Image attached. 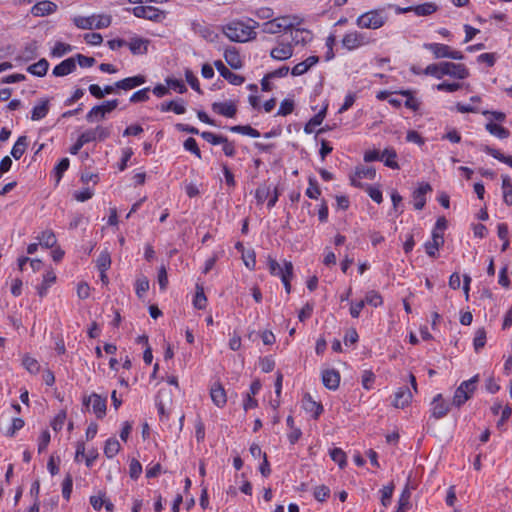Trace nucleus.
<instances>
[{"label":"nucleus","mask_w":512,"mask_h":512,"mask_svg":"<svg viewBox=\"0 0 512 512\" xmlns=\"http://www.w3.org/2000/svg\"><path fill=\"white\" fill-rule=\"evenodd\" d=\"M259 27L258 22L255 20L244 17L243 19H235L230 22H228L223 27V32L230 31V32H248L253 31Z\"/></svg>","instance_id":"10"},{"label":"nucleus","mask_w":512,"mask_h":512,"mask_svg":"<svg viewBox=\"0 0 512 512\" xmlns=\"http://www.w3.org/2000/svg\"><path fill=\"white\" fill-rule=\"evenodd\" d=\"M369 42V39L364 34H339L330 35L326 40L328 51L326 53V60H331L334 57L333 47L336 51L347 50L351 51L357 49Z\"/></svg>","instance_id":"1"},{"label":"nucleus","mask_w":512,"mask_h":512,"mask_svg":"<svg viewBox=\"0 0 512 512\" xmlns=\"http://www.w3.org/2000/svg\"><path fill=\"white\" fill-rule=\"evenodd\" d=\"M126 44L133 54H144L147 52L149 41L144 38L136 37Z\"/></svg>","instance_id":"30"},{"label":"nucleus","mask_w":512,"mask_h":512,"mask_svg":"<svg viewBox=\"0 0 512 512\" xmlns=\"http://www.w3.org/2000/svg\"><path fill=\"white\" fill-rule=\"evenodd\" d=\"M432 190L428 183H422L413 192V206L417 210L423 209L426 203V194Z\"/></svg>","instance_id":"16"},{"label":"nucleus","mask_w":512,"mask_h":512,"mask_svg":"<svg viewBox=\"0 0 512 512\" xmlns=\"http://www.w3.org/2000/svg\"><path fill=\"white\" fill-rule=\"evenodd\" d=\"M443 244V236L436 230L432 233V240L425 243V251L431 256L435 257L437 250Z\"/></svg>","instance_id":"27"},{"label":"nucleus","mask_w":512,"mask_h":512,"mask_svg":"<svg viewBox=\"0 0 512 512\" xmlns=\"http://www.w3.org/2000/svg\"><path fill=\"white\" fill-rule=\"evenodd\" d=\"M478 381V375L472 377L467 381H463L460 386L456 389L453 396V405L460 407L468 399H470L476 389V383Z\"/></svg>","instance_id":"7"},{"label":"nucleus","mask_w":512,"mask_h":512,"mask_svg":"<svg viewBox=\"0 0 512 512\" xmlns=\"http://www.w3.org/2000/svg\"><path fill=\"white\" fill-rule=\"evenodd\" d=\"M483 151H485L486 153H488L489 155H491L495 159H497V160H499V161L509 165L510 167H512V156H505L504 154H502L498 150L493 149V148H491L489 146H485L483 148Z\"/></svg>","instance_id":"47"},{"label":"nucleus","mask_w":512,"mask_h":512,"mask_svg":"<svg viewBox=\"0 0 512 512\" xmlns=\"http://www.w3.org/2000/svg\"><path fill=\"white\" fill-rule=\"evenodd\" d=\"M322 381L325 387L331 390H335L339 386L340 375L336 370L328 369L322 373Z\"/></svg>","instance_id":"24"},{"label":"nucleus","mask_w":512,"mask_h":512,"mask_svg":"<svg viewBox=\"0 0 512 512\" xmlns=\"http://www.w3.org/2000/svg\"><path fill=\"white\" fill-rule=\"evenodd\" d=\"M82 402L86 408H89L90 405L92 406V412L98 419L105 417L107 410V398L105 396L92 393L89 396H84Z\"/></svg>","instance_id":"8"},{"label":"nucleus","mask_w":512,"mask_h":512,"mask_svg":"<svg viewBox=\"0 0 512 512\" xmlns=\"http://www.w3.org/2000/svg\"><path fill=\"white\" fill-rule=\"evenodd\" d=\"M424 73L437 79H441L443 76L448 75L459 80L466 79L470 74L468 68L464 64H456L453 62L430 64L425 68Z\"/></svg>","instance_id":"2"},{"label":"nucleus","mask_w":512,"mask_h":512,"mask_svg":"<svg viewBox=\"0 0 512 512\" xmlns=\"http://www.w3.org/2000/svg\"><path fill=\"white\" fill-rule=\"evenodd\" d=\"M146 82V78L143 75H136L133 77H128L122 80H119L115 83V87L117 89L122 90H131L136 88Z\"/></svg>","instance_id":"21"},{"label":"nucleus","mask_w":512,"mask_h":512,"mask_svg":"<svg viewBox=\"0 0 512 512\" xmlns=\"http://www.w3.org/2000/svg\"><path fill=\"white\" fill-rule=\"evenodd\" d=\"M185 78H186V81L188 82V84L191 86L192 89H194L198 93H201L199 81H198L197 77L194 75V73L191 70L187 69L185 71Z\"/></svg>","instance_id":"62"},{"label":"nucleus","mask_w":512,"mask_h":512,"mask_svg":"<svg viewBox=\"0 0 512 512\" xmlns=\"http://www.w3.org/2000/svg\"><path fill=\"white\" fill-rule=\"evenodd\" d=\"M49 68V62L42 58L38 62L31 64L27 67V71L37 77H43L46 75Z\"/></svg>","instance_id":"28"},{"label":"nucleus","mask_w":512,"mask_h":512,"mask_svg":"<svg viewBox=\"0 0 512 512\" xmlns=\"http://www.w3.org/2000/svg\"><path fill=\"white\" fill-rule=\"evenodd\" d=\"M486 343V332L483 328H480L476 331L474 337V348L476 351H479L481 348L485 346Z\"/></svg>","instance_id":"53"},{"label":"nucleus","mask_w":512,"mask_h":512,"mask_svg":"<svg viewBox=\"0 0 512 512\" xmlns=\"http://www.w3.org/2000/svg\"><path fill=\"white\" fill-rule=\"evenodd\" d=\"M425 48L430 50L434 57L439 58H450L455 60H461L464 58V55L461 51L452 49L450 46L441 44V43H430L425 44Z\"/></svg>","instance_id":"9"},{"label":"nucleus","mask_w":512,"mask_h":512,"mask_svg":"<svg viewBox=\"0 0 512 512\" xmlns=\"http://www.w3.org/2000/svg\"><path fill=\"white\" fill-rule=\"evenodd\" d=\"M330 456L341 468L346 465V454L340 448H334L330 451Z\"/></svg>","instance_id":"51"},{"label":"nucleus","mask_w":512,"mask_h":512,"mask_svg":"<svg viewBox=\"0 0 512 512\" xmlns=\"http://www.w3.org/2000/svg\"><path fill=\"white\" fill-rule=\"evenodd\" d=\"M302 406L306 412L312 414V416L316 419L323 411V407L320 403L313 400L311 395L306 394L302 399Z\"/></svg>","instance_id":"23"},{"label":"nucleus","mask_w":512,"mask_h":512,"mask_svg":"<svg viewBox=\"0 0 512 512\" xmlns=\"http://www.w3.org/2000/svg\"><path fill=\"white\" fill-rule=\"evenodd\" d=\"M502 190H503V200L504 202L512 206V183L509 176H502Z\"/></svg>","instance_id":"41"},{"label":"nucleus","mask_w":512,"mask_h":512,"mask_svg":"<svg viewBox=\"0 0 512 512\" xmlns=\"http://www.w3.org/2000/svg\"><path fill=\"white\" fill-rule=\"evenodd\" d=\"M48 112H49V100L48 99L41 100L32 109L31 119L33 121L41 120L48 114Z\"/></svg>","instance_id":"31"},{"label":"nucleus","mask_w":512,"mask_h":512,"mask_svg":"<svg viewBox=\"0 0 512 512\" xmlns=\"http://www.w3.org/2000/svg\"><path fill=\"white\" fill-rule=\"evenodd\" d=\"M120 443L116 438H109L104 446V454L108 458H113L120 451Z\"/></svg>","instance_id":"42"},{"label":"nucleus","mask_w":512,"mask_h":512,"mask_svg":"<svg viewBox=\"0 0 512 512\" xmlns=\"http://www.w3.org/2000/svg\"><path fill=\"white\" fill-rule=\"evenodd\" d=\"M436 10L437 6L432 2L424 3L413 7V12H415V14L418 16H427L434 13Z\"/></svg>","instance_id":"44"},{"label":"nucleus","mask_w":512,"mask_h":512,"mask_svg":"<svg viewBox=\"0 0 512 512\" xmlns=\"http://www.w3.org/2000/svg\"><path fill=\"white\" fill-rule=\"evenodd\" d=\"M168 403H171L170 393H168L166 391H160L159 395L157 397L156 405H157L158 412L162 417L168 415V413L166 412Z\"/></svg>","instance_id":"38"},{"label":"nucleus","mask_w":512,"mask_h":512,"mask_svg":"<svg viewBox=\"0 0 512 512\" xmlns=\"http://www.w3.org/2000/svg\"><path fill=\"white\" fill-rule=\"evenodd\" d=\"M91 130H92L93 135L95 137V141L96 140L103 141L106 138H108L109 135H110V130L108 128H106V127H103V126H97V127L93 128Z\"/></svg>","instance_id":"64"},{"label":"nucleus","mask_w":512,"mask_h":512,"mask_svg":"<svg viewBox=\"0 0 512 512\" xmlns=\"http://www.w3.org/2000/svg\"><path fill=\"white\" fill-rule=\"evenodd\" d=\"M72 50L71 46L62 42H57L51 50L52 57H61Z\"/></svg>","instance_id":"52"},{"label":"nucleus","mask_w":512,"mask_h":512,"mask_svg":"<svg viewBox=\"0 0 512 512\" xmlns=\"http://www.w3.org/2000/svg\"><path fill=\"white\" fill-rule=\"evenodd\" d=\"M56 274L52 269H49L43 275L42 283L37 287V292L40 297H44L48 289L55 283Z\"/></svg>","instance_id":"26"},{"label":"nucleus","mask_w":512,"mask_h":512,"mask_svg":"<svg viewBox=\"0 0 512 512\" xmlns=\"http://www.w3.org/2000/svg\"><path fill=\"white\" fill-rule=\"evenodd\" d=\"M212 109L215 113L228 118L234 117L237 112V108L232 101L215 102L212 104Z\"/></svg>","instance_id":"19"},{"label":"nucleus","mask_w":512,"mask_h":512,"mask_svg":"<svg viewBox=\"0 0 512 512\" xmlns=\"http://www.w3.org/2000/svg\"><path fill=\"white\" fill-rule=\"evenodd\" d=\"M142 473V465L136 460L132 459L129 465V475L132 479H137Z\"/></svg>","instance_id":"61"},{"label":"nucleus","mask_w":512,"mask_h":512,"mask_svg":"<svg viewBox=\"0 0 512 512\" xmlns=\"http://www.w3.org/2000/svg\"><path fill=\"white\" fill-rule=\"evenodd\" d=\"M229 129L232 132L240 133L254 138L260 136V132L249 125H236L230 127Z\"/></svg>","instance_id":"46"},{"label":"nucleus","mask_w":512,"mask_h":512,"mask_svg":"<svg viewBox=\"0 0 512 512\" xmlns=\"http://www.w3.org/2000/svg\"><path fill=\"white\" fill-rule=\"evenodd\" d=\"M136 294L139 298H142L149 290V280L146 276H139L135 282Z\"/></svg>","instance_id":"43"},{"label":"nucleus","mask_w":512,"mask_h":512,"mask_svg":"<svg viewBox=\"0 0 512 512\" xmlns=\"http://www.w3.org/2000/svg\"><path fill=\"white\" fill-rule=\"evenodd\" d=\"M409 498H410V493L407 490L403 491V493L401 494V496L398 500V507H397L396 512H407V510L410 507Z\"/></svg>","instance_id":"55"},{"label":"nucleus","mask_w":512,"mask_h":512,"mask_svg":"<svg viewBox=\"0 0 512 512\" xmlns=\"http://www.w3.org/2000/svg\"><path fill=\"white\" fill-rule=\"evenodd\" d=\"M132 11L136 17L145 18L148 20L160 21L164 18V14L162 12L153 6L146 4L135 6Z\"/></svg>","instance_id":"13"},{"label":"nucleus","mask_w":512,"mask_h":512,"mask_svg":"<svg viewBox=\"0 0 512 512\" xmlns=\"http://www.w3.org/2000/svg\"><path fill=\"white\" fill-rule=\"evenodd\" d=\"M201 137L212 145H218L225 142V137L217 135L212 132L204 131L201 133Z\"/></svg>","instance_id":"54"},{"label":"nucleus","mask_w":512,"mask_h":512,"mask_svg":"<svg viewBox=\"0 0 512 512\" xmlns=\"http://www.w3.org/2000/svg\"><path fill=\"white\" fill-rule=\"evenodd\" d=\"M375 381V375L371 370H365L362 374V386L366 390H370L372 388V385Z\"/></svg>","instance_id":"59"},{"label":"nucleus","mask_w":512,"mask_h":512,"mask_svg":"<svg viewBox=\"0 0 512 512\" xmlns=\"http://www.w3.org/2000/svg\"><path fill=\"white\" fill-rule=\"evenodd\" d=\"M449 412V405L445 402L441 394H437L431 402V416L435 419H441Z\"/></svg>","instance_id":"15"},{"label":"nucleus","mask_w":512,"mask_h":512,"mask_svg":"<svg viewBox=\"0 0 512 512\" xmlns=\"http://www.w3.org/2000/svg\"><path fill=\"white\" fill-rule=\"evenodd\" d=\"M118 106V100L106 101L102 105L94 106L86 115L88 122H94L96 119H103L107 113L112 112Z\"/></svg>","instance_id":"11"},{"label":"nucleus","mask_w":512,"mask_h":512,"mask_svg":"<svg viewBox=\"0 0 512 512\" xmlns=\"http://www.w3.org/2000/svg\"><path fill=\"white\" fill-rule=\"evenodd\" d=\"M149 91L150 88L147 87L133 93L132 96L130 97V102L138 103L147 101L149 99Z\"/></svg>","instance_id":"57"},{"label":"nucleus","mask_w":512,"mask_h":512,"mask_svg":"<svg viewBox=\"0 0 512 512\" xmlns=\"http://www.w3.org/2000/svg\"><path fill=\"white\" fill-rule=\"evenodd\" d=\"M57 10V5L51 1L43 0L38 1L31 8V13L34 16H45L54 13Z\"/></svg>","instance_id":"18"},{"label":"nucleus","mask_w":512,"mask_h":512,"mask_svg":"<svg viewBox=\"0 0 512 512\" xmlns=\"http://www.w3.org/2000/svg\"><path fill=\"white\" fill-rule=\"evenodd\" d=\"M224 58L228 65L233 69L242 67V60L235 48H227L224 52Z\"/></svg>","instance_id":"29"},{"label":"nucleus","mask_w":512,"mask_h":512,"mask_svg":"<svg viewBox=\"0 0 512 512\" xmlns=\"http://www.w3.org/2000/svg\"><path fill=\"white\" fill-rule=\"evenodd\" d=\"M376 176V170L372 166H358L354 173L350 176V182L353 186L364 188L362 179L373 180Z\"/></svg>","instance_id":"12"},{"label":"nucleus","mask_w":512,"mask_h":512,"mask_svg":"<svg viewBox=\"0 0 512 512\" xmlns=\"http://www.w3.org/2000/svg\"><path fill=\"white\" fill-rule=\"evenodd\" d=\"M394 491V484L389 483L388 485H385L381 490V503L384 507H387L390 502Z\"/></svg>","instance_id":"50"},{"label":"nucleus","mask_w":512,"mask_h":512,"mask_svg":"<svg viewBox=\"0 0 512 512\" xmlns=\"http://www.w3.org/2000/svg\"><path fill=\"white\" fill-rule=\"evenodd\" d=\"M73 21L78 29L101 30L109 27L111 24V17L106 14L91 15L88 17L77 16Z\"/></svg>","instance_id":"5"},{"label":"nucleus","mask_w":512,"mask_h":512,"mask_svg":"<svg viewBox=\"0 0 512 512\" xmlns=\"http://www.w3.org/2000/svg\"><path fill=\"white\" fill-rule=\"evenodd\" d=\"M214 65L219 72V74L227 80L232 85H241L244 83L245 78L241 75H238L232 71H230L222 61L218 60L214 62Z\"/></svg>","instance_id":"14"},{"label":"nucleus","mask_w":512,"mask_h":512,"mask_svg":"<svg viewBox=\"0 0 512 512\" xmlns=\"http://www.w3.org/2000/svg\"><path fill=\"white\" fill-rule=\"evenodd\" d=\"M37 240L39 244L44 248H52L55 246L57 239L52 230L43 231L38 237Z\"/></svg>","instance_id":"36"},{"label":"nucleus","mask_w":512,"mask_h":512,"mask_svg":"<svg viewBox=\"0 0 512 512\" xmlns=\"http://www.w3.org/2000/svg\"><path fill=\"white\" fill-rule=\"evenodd\" d=\"M22 366L33 375H36L40 371V364L37 359L29 354H24L22 357Z\"/></svg>","instance_id":"34"},{"label":"nucleus","mask_w":512,"mask_h":512,"mask_svg":"<svg viewBox=\"0 0 512 512\" xmlns=\"http://www.w3.org/2000/svg\"><path fill=\"white\" fill-rule=\"evenodd\" d=\"M299 34L295 37L293 34H281L277 39V46L270 52V56L275 60H287L293 55V48L295 44L304 41L303 38L299 39Z\"/></svg>","instance_id":"3"},{"label":"nucleus","mask_w":512,"mask_h":512,"mask_svg":"<svg viewBox=\"0 0 512 512\" xmlns=\"http://www.w3.org/2000/svg\"><path fill=\"white\" fill-rule=\"evenodd\" d=\"M207 304V298L204 289L200 285H196V294L193 300V305L197 309H204Z\"/></svg>","instance_id":"45"},{"label":"nucleus","mask_w":512,"mask_h":512,"mask_svg":"<svg viewBox=\"0 0 512 512\" xmlns=\"http://www.w3.org/2000/svg\"><path fill=\"white\" fill-rule=\"evenodd\" d=\"M160 110L162 112L173 111L174 113L180 115L186 112V107L183 100L170 101L167 103H162L160 106Z\"/></svg>","instance_id":"35"},{"label":"nucleus","mask_w":512,"mask_h":512,"mask_svg":"<svg viewBox=\"0 0 512 512\" xmlns=\"http://www.w3.org/2000/svg\"><path fill=\"white\" fill-rule=\"evenodd\" d=\"M184 148L193 153L196 157L201 159V151L197 145V142L194 138L189 137L184 141Z\"/></svg>","instance_id":"56"},{"label":"nucleus","mask_w":512,"mask_h":512,"mask_svg":"<svg viewBox=\"0 0 512 512\" xmlns=\"http://www.w3.org/2000/svg\"><path fill=\"white\" fill-rule=\"evenodd\" d=\"M325 114L326 108L322 109L318 114L312 117L304 127L305 133L311 134L314 132L315 127L319 126L323 122Z\"/></svg>","instance_id":"40"},{"label":"nucleus","mask_w":512,"mask_h":512,"mask_svg":"<svg viewBox=\"0 0 512 512\" xmlns=\"http://www.w3.org/2000/svg\"><path fill=\"white\" fill-rule=\"evenodd\" d=\"M412 397L413 395L407 387H401L395 393L393 406L396 408H404L410 404Z\"/></svg>","instance_id":"22"},{"label":"nucleus","mask_w":512,"mask_h":512,"mask_svg":"<svg viewBox=\"0 0 512 512\" xmlns=\"http://www.w3.org/2000/svg\"><path fill=\"white\" fill-rule=\"evenodd\" d=\"M388 15L384 9L372 10L361 15L358 20V26L361 29L376 30L383 26L387 21Z\"/></svg>","instance_id":"6"},{"label":"nucleus","mask_w":512,"mask_h":512,"mask_svg":"<svg viewBox=\"0 0 512 512\" xmlns=\"http://www.w3.org/2000/svg\"><path fill=\"white\" fill-rule=\"evenodd\" d=\"M486 130L494 135L495 137L497 138H500V139H505L507 137H509L510 135V132L508 129L496 124V123H493V122H489L486 124Z\"/></svg>","instance_id":"39"},{"label":"nucleus","mask_w":512,"mask_h":512,"mask_svg":"<svg viewBox=\"0 0 512 512\" xmlns=\"http://www.w3.org/2000/svg\"><path fill=\"white\" fill-rule=\"evenodd\" d=\"M76 69V61L74 57L67 58L63 60L61 63L56 65L52 71V74L56 77H63Z\"/></svg>","instance_id":"17"},{"label":"nucleus","mask_w":512,"mask_h":512,"mask_svg":"<svg viewBox=\"0 0 512 512\" xmlns=\"http://www.w3.org/2000/svg\"><path fill=\"white\" fill-rule=\"evenodd\" d=\"M28 146L27 137L26 136H20L17 141L15 142L14 146L11 150V155L16 159H20L23 154L25 153Z\"/></svg>","instance_id":"37"},{"label":"nucleus","mask_w":512,"mask_h":512,"mask_svg":"<svg viewBox=\"0 0 512 512\" xmlns=\"http://www.w3.org/2000/svg\"><path fill=\"white\" fill-rule=\"evenodd\" d=\"M303 19L298 16H283L265 23L264 32L293 31L308 32L302 28Z\"/></svg>","instance_id":"4"},{"label":"nucleus","mask_w":512,"mask_h":512,"mask_svg":"<svg viewBox=\"0 0 512 512\" xmlns=\"http://www.w3.org/2000/svg\"><path fill=\"white\" fill-rule=\"evenodd\" d=\"M330 494V490L327 486L325 485H320V486H317L315 489H314V497L318 500V501H325L328 496Z\"/></svg>","instance_id":"63"},{"label":"nucleus","mask_w":512,"mask_h":512,"mask_svg":"<svg viewBox=\"0 0 512 512\" xmlns=\"http://www.w3.org/2000/svg\"><path fill=\"white\" fill-rule=\"evenodd\" d=\"M318 57L317 56H310L304 61L296 64L292 70L291 74L293 76H301L305 74L311 67H313L315 64L318 63Z\"/></svg>","instance_id":"25"},{"label":"nucleus","mask_w":512,"mask_h":512,"mask_svg":"<svg viewBox=\"0 0 512 512\" xmlns=\"http://www.w3.org/2000/svg\"><path fill=\"white\" fill-rule=\"evenodd\" d=\"M435 88L438 90V91H443V92H455L459 89L462 88V84L460 83H457V82H453V83H447V82H442V83H439L435 86Z\"/></svg>","instance_id":"58"},{"label":"nucleus","mask_w":512,"mask_h":512,"mask_svg":"<svg viewBox=\"0 0 512 512\" xmlns=\"http://www.w3.org/2000/svg\"><path fill=\"white\" fill-rule=\"evenodd\" d=\"M363 301H365V304L373 307H379L383 304L382 296L374 290L367 292Z\"/></svg>","instance_id":"48"},{"label":"nucleus","mask_w":512,"mask_h":512,"mask_svg":"<svg viewBox=\"0 0 512 512\" xmlns=\"http://www.w3.org/2000/svg\"><path fill=\"white\" fill-rule=\"evenodd\" d=\"M96 263L100 272H106L111 265L110 254L107 251L101 252Z\"/></svg>","instance_id":"49"},{"label":"nucleus","mask_w":512,"mask_h":512,"mask_svg":"<svg viewBox=\"0 0 512 512\" xmlns=\"http://www.w3.org/2000/svg\"><path fill=\"white\" fill-rule=\"evenodd\" d=\"M210 396L213 401V403L219 407L222 408L225 406L227 402V396L225 389L220 383H214L210 389Z\"/></svg>","instance_id":"20"},{"label":"nucleus","mask_w":512,"mask_h":512,"mask_svg":"<svg viewBox=\"0 0 512 512\" xmlns=\"http://www.w3.org/2000/svg\"><path fill=\"white\" fill-rule=\"evenodd\" d=\"M397 153L393 148H386L380 157V161H383L385 166L391 169H399V165L396 161Z\"/></svg>","instance_id":"32"},{"label":"nucleus","mask_w":512,"mask_h":512,"mask_svg":"<svg viewBox=\"0 0 512 512\" xmlns=\"http://www.w3.org/2000/svg\"><path fill=\"white\" fill-rule=\"evenodd\" d=\"M290 261H284L283 266L280 265L274 258L269 257L267 260L268 269L271 275L279 276L282 278L285 275V271L287 270L288 264Z\"/></svg>","instance_id":"33"},{"label":"nucleus","mask_w":512,"mask_h":512,"mask_svg":"<svg viewBox=\"0 0 512 512\" xmlns=\"http://www.w3.org/2000/svg\"><path fill=\"white\" fill-rule=\"evenodd\" d=\"M321 194L320 188L317 182L312 178L309 179V187L306 190V195L311 199H317Z\"/></svg>","instance_id":"60"}]
</instances>
